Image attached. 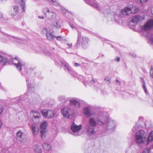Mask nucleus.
<instances>
[{
    "mask_svg": "<svg viewBox=\"0 0 153 153\" xmlns=\"http://www.w3.org/2000/svg\"><path fill=\"white\" fill-rule=\"evenodd\" d=\"M151 40L152 42H153V38H151Z\"/></svg>",
    "mask_w": 153,
    "mask_h": 153,
    "instance_id": "obj_59",
    "label": "nucleus"
},
{
    "mask_svg": "<svg viewBox=\"0 0 153 153\" xmlns=\"http://www.w3.org/2000/svg\"><path fill=\"white\" fill-rule=\"evenodd\" d=\"M79 101L80 102V105L83 104L84 105H86L87 104V102L83 100L79 99Z\"/></svg>",
    "mask_w": 153,
    "mask_h": 153,
    "instance_id": "obj_37",
    "label": "nucleus"
},
{
    "mask_svg": "<svg viewBox=\"0 0 153 153\" xmlns=\"http://www.w3.org/2000/svg\"><path fill=\"white\" fill-rule=\"evenodd\" d=\"M92 108L91 106L89 105L85 107L83 109L84 114L86 117H89L93 115L94 113L92 111Z\"/></svg>",
    "mask_w": 153,
    "mask_h": 153,
    "instance_id": "obj_11",
    "label": "nucleus"
},
{
    "mask_svg": "<svg viewBox=\"0 0 153 153\" xmlns=\"http://www.w3.org/2000/svg\"><path fill=\"white\" fill-rule=\"evenodd\" d=\"M49 31L48 30V29L47 28H44L42 29V32L43 34H47V33Z\"/></svg>",
    "mask_w": 153,
    "mask_h": 153,
    "instance_id": "obj_38",
    "label": "nucleus"
},
{
    "mask_svg": "<svg viewBox=\"0 0 153 153\" xmlns=\"http://www.w3.org/2000/svg\"><path fill=\"white\" fill-rule=\"evenodd\" d=\"M87 4L94 7L96 8L98 10L100 9L98 3L94 0H84Z\"/></svg>",
    "mask_w": 153,
    "mask_h": 153,
    "instance_id": "obj_15",
    "label": "nucleus"
},
{
    "mask_svg": "<svg viewBox=\"0 0 153 153\" xmlns=\"http://www.w3.org/2000/svg\"><path fill=\"white\" fill-rule=\"evenodd\" d=\"M51 2V3H52L53 5L56 6H59L60 4L58 2L56 1L55 0H50Z\"/></svg>",
    "mask_w": 153,
    "mask_h": 153,
    "instance_id": "obj_33",
    "label": "nucleus"
},
{
    "mask_svg": "<svg viewBox=\"0 0 153 153\" xmlns=\"http://www.w3.org/2000/svg\"><path fill=\"white\" fill-rule=\"evenodd\" d=\"M142 87L144 89H146V83L143 84Z\"/></svg>",
    "mask_w": 153,
    "mask_h": 153,
    "instance_id": "obj_49",
    "label": "nucleus"
},
{
    "mask_svg": "<svg viewBox=\"0 0 153 153\" xmlns=\"http://www.w3.org/2000/svg\"><path fill=\"white\" fill-rule=\"evenodd\" d=\"M142 4H144L147 2L148 0H138Z\"/></svg>",
    "mask_w": 153,
    "mask_h": 153,
    "instance_id": "obj_39",
    "label": "nucleus"
},
{
    "mask_svg": "<svg viewBox=\"0 0 153 153\" xmlns=\"http://www.w3.org/2000/svg\"><path fill=\"white\" fill-rule=\"evenodd\" d=\"M141 19V16L140 15L133 16L131 20L130 24L132 26H135L138 22Z\"/></svg>",
    "mask_w": 153,
    "mask_h": 153,
    "instance_id": "obj_14",
    "label": "nucleus"
},
{
    "mask_svg": "<svg viewBox=\"0 0 153 153\" xmlns=\"http://www.w3.org/2000/svg\"><path fill=\"white\" fill-rule=\"evenodd\" d=\"M88 125L93 127L97 125L100 126L102 127L101 133L105 136L112 133L114 131L116 123L115 121L110 117L101 115L98 117L95 120L93 117L90 118L88 121Z\"/></svg>",
    "mask_w": 153,
    "mask_h": 153,
    "instance_id": "obj_2",
    "label": "nucleus"
},
{
    "mask_svg": "<svg viewBox=\"0 0 153 153\" xmlns=\"http://www.w3.org/2000/svg\"><path fill=\"white\" fill-rule=\"evenodd\" d=\"M149 74L150 77L152 78H153V67L152 66H151Z\"/></svg>",
    "mask_w": 153,
    "mask_h": 153,
    "instance_id": "obj_34",
    "label": "nucleus"
},
{
    "mask_svg": "<svg viewBox=\"0 0 153 153\" xmlns=\"http://www.w3.org/2000/svg\"><path fill=\"white\" fill-rule=\"evenodd\" d=\"M146 134L143 130H140L137 131L135 135V141L137 143H143L146 140Z\"/></svg>",
    "mask_w": 153,
    "mask_h": 153,
    "instance_id": "obj_3",
    "label": "nucleus"
},
{
    "mask_svg": "<svg viewBox=\"0 0 153 153\" xmlns=\"http://www.w3.org/2000/svg\"><path fill=\"white\" fill-rule=\"evenodd\" d=\"M116 83L117 85H120V82L118 80L116 79Z\"/></svg>",
    "mask_w": 153,
    "mask_h": 153,
    "instance_id": "obj_47",
    "label": "nucleus"
},
{
    "mask_svg": "<svg viewBox=\"0 0 153 153\" xmlns=\"http://www.w3.org/2000/svg\"><path fill=\"white\" fill-rule=\"evenodd\" d=\"M84 59L85 60H86V61H88V62H89V60L88 59L85 58H84Z\"/></svg>",
    "mask_w": 153,
    "mask_h": 153,
    "instance_id": "obj_56",
    "label": "nucleus"
},
{
    "mask_svg": "<svg viewBox=\"0 0 153 153\" xmlns=\"http://www.w3.org/2000/svg\"><path fill=\"white\" fill-rule=\"evenodd\" d=\"M80 64L79 63H74V65L76 67H77Z\"/></svg>",
    "mask_w": 153,
    "mask_h": 153,
    "instance_id": "obj_50",
    "label": "nucleus"
},
{
    "mask_svg": "<svg viewBox=\"0 0 153 153\" xmlns=\"http://www.w3.org/2000/svg\"><path fill=\"white\" fill-rule=\"evenodd\" d=\"M148 124H149V123L148 122L144 123L145 127H146V128H147L148 129H150V127L148 125H147Z\"/></svg>",
    "mask_w": 153,
    "mask_h": 153,
    "instance_id": "obj_44",
    "label": "nucleus"
},
{
    "mask_svg": "<svg viewBox=\"0 0 153 153\" xmlns=\"http://www.w3.org/2000/svg\"><path fill=\"white\" fill-rule=\"evenodd\" d=\"M58 98L60 100H63L65 101L69 100L70 102L69 104L71 106H74L76 108H78L80 107V102L79 101V99L75 97L65 98L64 97L62 96H59Z\"/></svg>",
    "mask_w": 153,
    "mask_h": 153,
    "instance_id": "obj_4",
    "label": "nucleus"
},
{
    "mask_svg": "<svg viewBox=\"0 0 153 153\" xmlns=\"http://www.w3.org/2000/svg\"><path fill=\"white\" fill-rule=\"evenodd\" d=\"M82 48L85 49L87 48L88 45V39L86 37L83 36L82 37Z\"/></svg>",
    "mask_w": 153,
    "mask_h": 153,
    "instance_id": "obj_18",
    "label": "nucleus"
},
{
    "mask_svg": "<svg viewBox=\"0 0 153 153\" xmlns=\"http://www.w3.org/2000/svg\"><path fill=\"white\" fill-rule=\"evenodd\" d=\"M2 16V13L0 12V18Z\"/></svg>",
    "mask_w": 153,
    "mask_h": 153,
    "instance_id": "obj_58",
    "label": "nucleus"
},
{
    "mask_svg": "<svg viewBox=\"0 0 153 153\" xmlns=\"http://www.w3.org/2000/svg\"><path fill=\"white\" fill-rule=\"evenodd\" d=\"M69 25L73 29V28H74V27H73V25L71 24V23H69Z\"/></svg>",
    "mask_w": 153,
    "mask_h": 153,
    "instance_id": "obj_53",
    "label": "nucleus"
},
{
    "mask_svg": "<svg viewBox=\"0 0 153 153\" xmlns=\"http://www.w3.org/2000/svg\"><path fill=\"white\" fill-rule=\"evenodd\" d=\"M46 36L47 39L51 40H52L53 39V37H55V36H53L51 31L49 30L48 32L47 33Z\"/></svg>",
    "mask_w": 153,
    "mask_h": 153,
    "instance_id": "obj_24",
    "label": "nucleus"
},
{
    "mask_svg": "<svg viewBox=\"0 0 153 153\" xmlns=\"http://www.w3.org/2000/svg\"><path fill=\"white\" fill-rule=\"evenodd\" d=\"M47 122L46 121H44L41 123L40 126V128L42 129L45 130L47 128Z\"/></svg>",
    "mask_w": 153,
    "mask_h": 153,
    "instance_id": "obj_26",
    "label": "nucleus"
},
{
    "mask_svg": "<svg viewBox=\"0 0 153 153\" xmlns=\"http://www.w3.org/2000/svg\"><path fill=\"white\" fill-rule=\"evenodd\" d=\"M18 12V8L17 6H13V10L11 14V15L12 16H14Z\"/></svg>",
    "mask_w": 153,
    "mask_h": 153,
    "instance_id": "obj_25",
    "label": "nucleus"
},
{
    "mask_svg": "<svg viewBox=\"0 0 153 153\" xmlns=\"http://www.w3.org/2000/svg\"><path fill=\"white\" fill-rule=\"evenodd\" d=\"M10 57L9 56H2L0 54V63H2L3 65H8L10 64Z\"/></svg>",
    "mask_w": 153,
    "mask_h": 153,
    "instance_id": "obj_12",
    "label": "nucleus"
},
{
    "mask_svg": "<svg viewBox=\"0 0 153 153\" xmlns=\"http://www.w3.org/2000/svg\"><path fill=\"white\" fill-rule=\"evenodd\" d=\"M61 112L64 117L69 119H71L73 117V111L71 109L68 108H65L62 109Z\"/></svg>",
    "mask_w": 153,
    "mask_h": 153,
    "instance_id": "obj_6",
    "label": "nucleus"
},
{
    "mask_svg": "<svg viewBox=\"0 0 153 153\" xmlns=\"http://www.w3.org/2000/svg\"><path fill=\"white\" fill-rule=\"evenodd\" d=\"M152 141H153V131H152L149 134L146 141L147 145H148L150 142Z\"/></svg>",
    "mask_w": 153,
    "mask_h": 153,
    "instance_id": "obj_22",
    "label": "nucleus"
},
{
    "mask_svg": "<svg viewBox=\"0 0 153 153\" xmlns=\"http://www.w3.org/2000/svg\"><path fill=\"white\" fill-rule=\"evenodd\" d=\"M55 37L56 38L57 40H60L61 41L62 39V36H55Z\"/></svg>",
    "mask_w": 153,
    "mask_h": 153,
    "instance_id": "obj_45",
    "label": "nucleus"
},
{
    "mask_svg": "<svg viewBox=\"0 0 153 153\" xmlns=\"http://www.w3.org/2000/svg\"><path fill=\"white\" fill-rule=\"evenodd\" d=\"M142 153H153V144L150 147L145 149Z\"/></svg>",
    "mask_w": 153,
    "mask_h": 153,
    "instance_id": "obj_21",
    "label": "nucleus"
},
{
    "mask_svg": "<svg viewBox=\"0 0 153 153\" xmlns=\"http://www.w3.org/2000/svg\"><path fill=\"white\" fill-rule=\"evenodd\" d=\"M19 1L20 4L22 6L24 11H25L24 8H25V4L24 0H19Z\"/></svg>",
    "mask_w": 153,
    "mask_h": 153,
    "instance_id": "obj_29",
    "label": "nucleus"
},
{
    "mask_svg": "<svg viewBox=\"0 0 153 153\" xmlns=\"http://www.w3.org/2000/svg\"><path fill=\"white\" fill-rule=\"evenodd\" d=\"M81 38L79 36L78 37L76 46L77 47H79L80 45Z\"/></svg>",
    "mask_w": 153,
    "mask_h": 153,
    "instance_id": "obj_32",
    "label": "nucleus"
},
{
    "mask_svg": "<svg viewBox=\"0 0 153 153\" xmlns=\"http://www.w3.org/2000/svg\"><path fill=\"white\" fill-rule=\"evenodd\" d=\"M29 79L27 78H26V83L27 85V86L28 88H30V87L31 85H30L29 84Z\"/></svg>",
    "mask_w": 153,
    "mask_h": 153,
    "instance_id": "obj_40",
    "label": "nucleus"
},
{
    "mask_svg": "<svg viewBox=\"0 0 153 153\" xmlns=\"http://www.w3.org/2000/svg\"><path fill=\"white\" fill-rule=\"evenodd\" d=\"M1 120H0V128H1Z\"/></svg>",
    "mask_w": 153,
    "mask_h": 153,
    "instance_id": "obj_57",
    "label": "nucleus"
},
{
    "mask_svg": "<svg viewBox=\"0 0 153 153\" xmlns=\"http://www.w3.org/2000/svg\"><path fill=\"white\" fill-rule=\"evenodd\" d=\"M115 60L116 62H119L120 61V58L119 57H117L115 59Z\"/></svg>",
    "mask_w": 153,
    "mask_h": 153,
    "instance_id": "obj_48",
    "label": "nucleus"
},
{
    "mask_svg": "<svg viewBox=\"0 0 153 153\" xmlns=\"http://www.w3.org/2000/svg\"><path fill=\"white\" fill-rule=\"evenodd\" d=\"M64 69L65 71H67L70 74L71 71L69 68L68 67V65H65Z\"/></svg>",
    "mask_w": 153,
    "mask_h": 153,
    "instance_id": "obj_36",
    "label": "nucleus"
},
{
    "mask_svg": "<svg viewBox=\"0 0 153 153\" xmlns=\"http://www.w3.org/2000/svg\"><path fill=\"white\" fill-rule=\"evenodd\" d=\"M34 150L36 152L39 153H41L42 152V149L40 147L38 146V145L36 146V148H34Z\"/></svg>",
    "mask_w": 153,
    "mask_h": 153,
    "instance_id": "obj_31",
    "label": "nucleus"
},
{
    "mask_svg": "<svg viewBox=\"0 0 153 153\" xmlns=\"http://www.w3.org/2000/svg\"><path fill=\"white\" fill-rule=\"evenodd\" d=\"M53 25L57 28H60L61 27V24L60 22L59 21H56L54 23Z\"/></svg>",
    "mask_w": 153,
    "mask_h": 153,
    "instance_id": "obj_27",
    "label": "nucleus"
},
{
    "mask_svg": "<svg viewBox=\"0 0 153 153\" xmlns=\"http://www.w3.org/2000/svg\"><path fill=\"white\" fill-rule=\"evenodd\" d=\"M113 7H110L108 5L105 6L102 11L105 14V16L108 21H111L116 23L120 22L119 20L120 16L123 15H128L131 13H135L139 11V8L137 6L133 5L128 6L125 9H122L120 12H117L115 10L111 11Z\"/></svg>",
    "mask_w": 153,
    "mask_h": 153,
    "instance_id": "obj_1",
    "label": "nucleus"
},
{
    "mask_svg": "<svg viewBox=\"0 0 153 153\" xmlns=\"http://www.w3.org/2000/svg\"><path fill=\"white\" fill-rule=\"evenodd\" d=\"M9 56L10 57V63L11 61H12L13 63L16 66V68L17 69L19 70V71H21L22 70V67L23 65L21 60L19 58L16 57L13 59L10 56Z\"/></svg>",
    "mask_w": 153,
    "mask_h": 153,
    "instance_id": "obj_8",
    "label": "nucleus"
},
{
    "mask_svg": "<svg viewBox=\"0 0 153 153\" xmlns=\"http://www.w3.org/2000/svg\"><path fill=\"white\" fill-rule=\"evenodd\" d=\"M16 139L21 143H23L26 140V135L20 130L16 133Z\"/></svg>",
    "mask_w": 153,
    "mask_h": 153,
    "instance_id": "obj_9",
    "label": "nucleus"
},
{
    "mask_svg": "<svg viewBox=\"0 0 153 153\" xmlns=\"http://www.w3.org/2000/svg\"><path fill=\"white\" fill-rule=\"evenodd\" d=\"M30 128L33 135H36L38 134L39 128L36 124L33 123L30 127Z\"/></svg>",
    "mask_w": 153,
    "mask_h": 153,
    "instance_id": "obj_17",
    "label": "nucleus"
},
{
    "mask_svg": "<svg viewBox=\"0 0 153 153\" xmlns=\"http://www.w3.org/2000/svg\"><path fill=\"white\" fill-rule=\"evenodd\" d=\"M42 147L44 150L48 151L51 149L50 145L47 143H45L42 144Z\"/></svg>",
    "mask_w": 153,
    "mask_h": 153,
    "instance_id": "obj_23",
    "label": "nucleus"
},
{
    "mask_svg": "<svg viewBox=\"0 0 153 153\" xmlns=\"http://www.w3.org/2000/svg\"><path fill=\"white\" fill-rule=\"evenodd\" d=\"M144 91H145V93L146 94H147L148 93V92L147 91V88L146 89H144Z\"/></svg>",
    "mask_w": 153,
    "mask_h": 153,
    "instance_id": "obj_54",
    "label": "nucleus"
},
{
    "mask_svg": "<svg viewBox=\"0 0 153 153\" xmlns=\"http://www.w3.org/2000/svg\"><path fill=\"white\" fill-rule=\"evenodd\" d=\"M129 55L134 58H135L137 57V56L135 53H131L129 54Z\"/></svg>",
    "mask_w": 153,
    "mask_h": 153,
    "instance_id": "obj_41",
    "label": "nucleus"
},
{
    "mask_svg": "<svg viewBox=\"0 0 153 153\" xmlns=\"http://www.w3.org/2000/svg\"><path fill=\"white\" fill-rule=\"evenodd\" d=\"M41 137L42 139H44L46 137V132L45 130H42L40 131Z\"/></svg>",
    "mask_w": 153,
    "mask_h": 153,
    "instance_id": "obj_30",
    "label": "nucleus"
},
{
    "mask_svg": "<svg viewBox=\"0 0 153 153\" xmlns=\"http://www.w3.org/2000/svg\"><path fill=\"white\" fill-rule=\"evenodd\" d=\"M67 45H68V48H70L72 46V44H68L67 43Z\"/></svg>",
    "mask_w": 153,
    "mask_h": 153,
    "instance_id": "obj_52",
    "label": "nucleus"
},
{
    "mask_svg": "<svg viewBox=\"0 0 153 153\" xmlns=\"http://www.w3.org/2000/svg\"><path fill=\"white\" fill-rule=\"evenodd\" d=\"M58 10L60 12H62L64 14H65L66 12L65 9L64 7L62 6L61 5L59 6V8H58Z\"/></svg>",
    "mask_w": 153,
    "mask_h": 153,
    "instance_id": "obj_28",
    "label": "nucleus"
},
{
    "mask_svg": "<svg viewBox=\"0 0 153 153\" xmlns=\"http://www.w3.org/2000/svg\"><path fill=\"white\" fill-rule=\"evenodd\" d=\"M82 125H80L79 126L76 125L74 123H73L71 125V129L73 131V134L76 136L80 135V133L79 131L82 128Z\"/></svg>",
    "mask_w": 153,
    "mask_h": 153,
    "instance_id": "obj_7",
    "label": "nucleus"
},
{
    "mask_svg": "<svg viewBox=\"0 0 153 153\" xmlns=\"http://www.w3.org/2000/svg\"><path fill=\"white\" fill-rule=\"evenodd\" d=\"M30 114H33L34 118L35 119L39 120L41 116L40 113L37 111H30Z\"/></svg>",
    "mask_w": 153,
    "mask_h": 153,
    "instance_id": "obj_19",
    "label": "nucleus"
},
{
    "mask_svg": "<svg viewBox=\"0 0 153 153\" xmlns=\"http://www.w3.org/2000/svg\"><path fill=\"white\" fill-rule=\"evenodd\" d=\"M85 134L89 136H92L96 132L95 129L91 125H87L85 126Z\"/></svg>",
    "mask_w": 153,
    "mask_h": 153,
    "instance_id": "obj_13",
    "label": "nucleus"
},
{
    "mask_svg": "<svg viewBox=\"0 0 153 153\" xmlns=\"http://www.w3.org/2000/svg\"><path fill=\"white\" fill-rule=\"evenodd\" d=\"M90 82L91 83L93 84H94V83H95V80L93 79H92L91 80V81H90Z\"/></svg>",
    "mask_w": 153,
    "mask_h": 153,
    "instance_id": "obj_51",
    "label": "nucleus"
},
{
    "mask_svg": "<svg viewBox=\"0 0 153 153\" xmlns=\"http://www.w3.org/2000/svg\"><path fill=\"white\" fill-rule=\"evenodd\" d=\"M143 123L142 121H139L136 123L134 126L133 129L132 131H135L136 130L140 129L141 127H142V126L140 125L141 124Z\"/></svg>",
    "mask_w": 153,
    "mask_h": 153,
    "instance_id": "obj_20",
    "label": "nucleus"
},
{
    "mask_svg": "<svg viewBox=\"0 0 153 153\" xmlns=\"http://www.w3.org/2000/svg\"><path fill=\"white\" fill-rule=\"evenodd\" d=\"M152 28H153V19L150 20L143 27V29L145 30H147Z\"/></svg>",
    "mask_w": 153,
    "mask_h": 153,
    "instance_id": "obj_16",
    "label": "nucleus"
},
{
    "mask_svg": "<svg viewBox=\"0 0 153 153\" xmlns=\"http://www.w3.org/2000/svg\"><path fill=\"white\" fill-rule=\"evenodd\" d=\"M39 17L41 19H44V17L43 16H39Z\"/></svg>",
    "mask_w": 153,
    "mask_h": 153,
    "instance_id": "obj_55",
    "label": "nucleus"
},
{
    "mask_svg": "<svg viewBox=\"0 0 153 153\" xmlns=\"http://www.w3.org/2000/svg\"><path fill=\"white\" fill-rule=\"evenodd\" d=\"M111 46L112 48H113L114 47V46L112 45H111Z\"/></svg>",
    "mask_w": 153,
    "mask_h": 153,
    "instance_id": "obj_61",
    "label": "nucleus"
},
{
    "mask_svg": "<svg viewBox=\"0 0 153 153\" xmlns=\"http://www.w3.org/2000/svg\"><path fill=\"white\" fill-rule=\"evenodd\" d=\"M52 48L53 50H55L54 48Z\"/></svg>",
    "mask_w": 153,
    "mask_h": 153,
    "instance_id": "obj_62",
    "label": "nucleus"
},
{
    "mask_svg": "<svg viewBox=\"0 0 153 153\" xmlns=\"http://www.w3.org/2000/svg\"><path fill=\"white\" fill-rule=\"evenodd\" d=\"M131 149L130 147H128L127 148L126 152V153H129V152L131 151Z\"/></svg>",
    "mask_w": 153,
    "mask_h": 153,
    "instance_id": "obj_42",
    "label": "nucleus"
},
{
    "mask_svg": "<svg viewBox=\"0 0 153 153\" xmlns=\"http://www.w3.org/2000/svg\"><path fill=\"white\" fill-rule=\"evenodd\" d=\"M106 41V42H105L106 43H108V44H109V43H108V41Z\"/></svg>",
    "mask_w": 153,
    "mask_h": 153,
    "instance_id": "obj_60",
    "label": "nucleus"
},
{
    "mask_svg": "<svg viewBox=\"0 0 153 153\" xmlns=\"http://www.w3.org/2000/svg\"><path fill=\"white\" fill-rule=\"evenodd\" d=\"M43 12L45 14L48 19L50 20H53L56 17V14L53 12L50 11L47 8H44L43 10Z\"/></svg>",
    "mask_w": 153,
    "mask_h": 153,
    "instance_id": "obj_5",
    "label": "nucleus"
},
{
    "mask_svg": "<svg viewBox=\"0 0 153 153\" xmlns=\"http://www.w3.org/2000/svg\"><path fill=\"white\" fill-rule=\"evenodd\" d=\"M140 82L141 83H143V84H144L145 83V81H144V80L143 77H140Z\"/></svg>",
    "mask_w": 153,
    "mask_h": 153,
    "instance_id": "obj_43",
    "label": "nucleus"
},
{
    "mask_svg": "<svg viewBox=\"0 0 153 153\" xmlns=\"http://www.w3.org/2000/svg\"><path fill=\"white\" fill-rule=\"evenodd\" d=\"M42 114L45 117L50 119L54 117L55 112L53 110L44 109L42 111Z\"/></svg>",
    "mask_w": 153,
    "mask_h": 153,
    "instance_id": "obj_10",
    "label": "nucleus"
},
{
    "mask_svg": "<svg viewBox=\"0 0 153 153\" xmlns=\"http://www.w3.org/2000/svg\"><path fill=\"white\" fill-rule=\"evenodd\" d=\"M61 63L62 65L64 66V67H65V65H68V63L65 62H61Z\"/></svg>",
    "mask_w": 153,
    "mask_h": 153,
    "instance_id": "obj_46",
    "label": "nucleus"
},
{
    "mask_svg": "<svg viewBox=\"0 0 153 153\" xmlns=\"http://www.w3.org/2000/svg\"><path fill=\"white\" fill-rule=\"evenodd\" d=\"M105 80L106 81V82L107 83V84L109 85L111 82V79L109 77H106L105 79Z\"/></svg>",
    "mask_w": 153,
    "mask_h": 153,
    "instance_id": "obj_35",
    "label": "nucleus"
}]
</instances>
